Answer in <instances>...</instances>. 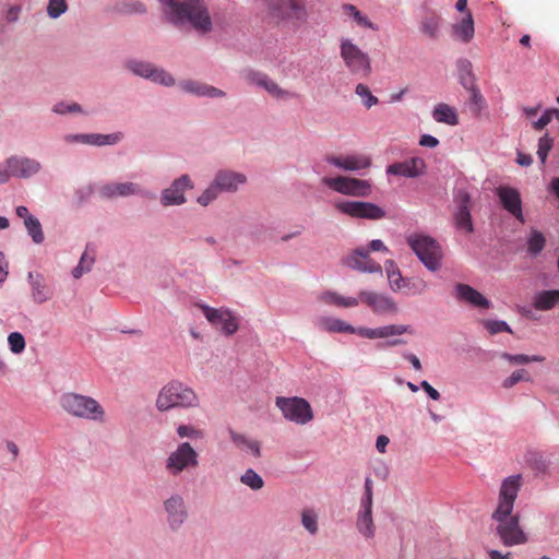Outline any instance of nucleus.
<instances>
[{
    "label": "nucleus",
    "instance_id": "9",
    "mask_svg": "<svg viewBox=\"0 0 559 559\" xmlns=\"http://www.w3.org/2000/svg\"><path fill=\"white\" fill-rule=\"evenodd\" d=\"M275 405L281 409L285 419L297 425H306L313 419V412L308 401L302 397L278 396Z\"/></svg>",
    "mask_w": 559,
    "mask_h": 559
},
{
    "label": "nucleus",
    "instance_id": "31",
    "mask_svg": "<svg viewBox=\"0 0 559 559\" xmlns=\"http://www.w3.org/2000/svg\"><path fill=\"white\" fill-rule=\"evenodd\" d=\"M453 33L454 36L463 43H469L473 39L475 28L474 20L469 11H467L466 15L459 23L453 25Z\"/></svg>",
    "mask_w": 559,
    "mask_h": 559
},
{
    "label": "nucleus",
    "instance_id": "24",
    "mask_svg": "<svg viewBox=\"0 0 559 559\" xmlns=\"http://www.w3.org/2000/svg\"><path fill=\"white\" fill-rule=\"evenodd\" d=\"M246 180L247 178L243 174L231 170H219L213 180V185L216 187L218 192H235L240 185L246 182Z\"/></svg>",
    "mask_w": 559,
    "mask_h": 559
},
{
    "label": "nucleus",
    "instance_id": "13",
    "mask_svg": "<svg viewBox=\"0 0 559 559\" xmlns=\"http://www.w3.org/2000/svg\"><path fill=\"white\" fill-rule=\"evenodd\" d=\"M335 209L354 218L381 219L385 212L378 205L361 201H342L335 203Z\"/></svg>",
    "mask_w": 559,
    "mask_h": 559
},
{
    "label": "nucleus",
    "instance_id": "4",
    "mask_svg": "<svg viewBox=\"0 0 559 559\" xmlns=\"http://www.w3.org/2000/svg\"><path fill=\"white\" fill-rule=\"evenodd\" d=\"M316 326L328 333H349L357 334L364 338L378 340V337H390L393 335L414 334L411 325L388 324L378 328L359 326L355 328L344 320L321 316L316 320Z\"/></svg>",
    "mask_w": 559,
    "mask_h": 559
},
{
    "label": "nucleus",
    "instance_id": "10",
    "mask_svg": "<svg viewBox=\"0 0 559 559\" xmlns=\"http://www.w3.org/2000/svg\"><path fill=\"white\" fill-rule=\"evenodd\" d=\"M198 466V453L189 442H182L178 448L169 454L166 460V469L173 475L177 476L185 469L194 468Z\"/></svg>",
    "mask_w": 559,
    "mask_h": 559
},
{
    "label": "nucleus",
    "instance_id": "63",
    "mask_svg": "<svg viewBox=\"0 0 559 559\" xmlns=\"http://www.w3.org/2000/svg\"><path fill=\"white\" fill-rule=\"evenodd\" d=\"M390 440L386 436H379L376 441V448L380 453L385 452V448L389 444Z\"/></svg>",
    "mask_w": 559,
    "mask_h": 559
},
{
    "label": "nucleus",
    "instance_id": "54",
    "mask_svg": "<svg viewBox=\"0 0 559 559\" xmlns=\"http://www.w3.org/2000/svg\"><path fill=\"white\" fill-rule=\"evenodd\" d=\"M267 78V74L263 73V72H260V71H254V70H248L246 73H245V80L249 83V84H252V85H258V86H262L264 80Z\"/></svg>",
    "mask_w": 559,
    "mask_h": 559
},
{
    "label": "nucleus",
    "instance_id": "56",
    "mask_svg": "<svg viewBox=\"0 0 559 559\" xmlns=\"http://www.w3.org/2000/svg\"><path fill=\"white\" fill-rule=\"evenodd\" d=\"M177 433L180 438H198L200 436V431L189 425H180L177 428Z\"/></svg>",
    "mask_w": 559,
    "mask_h": 559
},
{
    "label": "nucleus",
    "instance_id": "34",
    "mask_svg": "<svg viewBox=\"0 0 559 559\" xmlns=\"http://www.w3.org/2000/svg\"><path fill=\"white\" fill-rule=\"evenodd\" d=\"M386 277L392 290L397 292L406 287V281L403 278L399 266L393 260H388L384 264Z\"/></svg>",
    "mask_w": 559,
    "mask_h": 559
},
{
    "label": "nucleus",
    "instance_id": "8",
    "mask_svg": "<svg viewBox=\"0 0 559 559\" xmlns=\"http://www.w3.org/2000/svg\"><path fill=\"white\" fill-rule=\"evenodd\" d=\"M340 55L352 74L360 78H367L371 73L369 56L350 39H341Z\"/></svg>",
    "mask_w": 559,
    "mask_h": 559
},
{
    "label": "nucleus",
    "instance_id": "12",
    "mask_svg": "<svg viewBox=\"0 0 559 559\" xmlns=\"http://www.w3.org/2000/svg\"><path fill=\"white\" fill-rule=\"evenodd\" d=\"M359 304H364L374 314L378 316H393L399 312L396 301L389 295L378 293L374 290H360L358 294Z\"/></svg>",
    "mask_w": 559,
    "mask_h": 559
},
{
    "label": "nucleus",
    "instance_id": "32",
    "mask_svg": "<svg viewBox=\"0 0 559 559\" xmlns=\"http://www.w3.org/2000/svg\"><path fill=\"white\" fill-rule=\"evenodd\" d=\"M432 117L437 122L440 123H445L449 126L459 124V118L455 109L444 103H440L435 107Z\"/></svg>",
    "mask_w": 559,
    "mask_h": 559
},
{
    "label": "nucleus",
    "instance_id": "46",
    "mask_svg": "<svg viewBox=\"0 0 559 559\" xmlns=\"http://www.w3.org/2000/svg\"><path fill=\"white\" fill-rule=\"evenodd\" d=\"M455 210H471L473 202L472 197L467 190L459 188L455 190L453 195Z\"/></svg>",
    "mask_w": 559,
    "mask_h": 559
},
{
    "label": "nucleus",
    "instance_id": "5",
    "mask_svg": "<svg viewBox=\"0 0 559 559\" xmlns=\"http://www.w3.org/2000/svg\"><path fill=\"white\" fill-rule=\"evenodd\" d=\"M200 404L195 391L178 380H171L159 391L156 399V407L160 412L173 408H194Z\"/></svg>",
    "mask_w": 559,
    "mask_h": 559
},
{
    "label": "nucleus",
    "instance_id": "42",
    "mask_svg": "<svg viewBox=\"0 0 559 559\" xmlns=\"http://www.w3.org/2000/svg\"><path fill=\"white\" fill-rule=\"evenodd\" d=\"M24 225L35 243H41L44 241L45 237L40 222L35 216L28 217V221L25 222Z\"/></svg>",
    "mask_w": 559,
    "mask_h": 559
},
{
    "label": "nucleus",
    "instance_id": "25",
    "mask_svg": "<svg viewBox=\"0 0 559 559\" xmlns=\"http://www.w3.org/2000/svg\"><path fill=\"white\" fill-rule=\"evenodd\" d=\"M28 282L31 285V297L35 304L41 305L52 298L53 292L40 274L29 272Z\"/></svg>",
    "mask_w": 559,
    "mask_h": 559
},
{
    "label": "nucleus",
    "instance_id": "20",
    "mask_svg": "<svg viewBox=\"0 0 559 559\" xmlns=\"http://www.w3.org/2000/svg\"><path fill=\"white\" fill-rule=\"evenodd\" d=\"M98 194L103 199H116L118 197L127 198L130 195H142L145 197L147 193L134 182H109L103 185L98 189Z\"/></svg>",
    "mask_w": 559,
    "mask_h": 559
},
{
    "label": "nucleus",
    "instance_id": "47",
    "mask_svg": "<svg viewBox=\"0 0 559 559\" xmlns=\"http://www.w3.org/2000/svg\"><path fill=\"white\" fill-rule=\"evenodd\" d=\"M355 92L361 98L366 108H371L379 103L378 97L373 96L370 88L362 83L356 86Z\"/></svg>",
    "mask_w": 559,
    "mask_h": 559
},
{
    "label": "nucleus",
    "instance_id": "52",
    "mask_svg": "<svg viewBox=\"0 0 559 559\" xmlns=\"http://www.w3.org/2000/svg\"><path fill=\"white\" fill-rule=\"evenodd\" d=\"M469 91H471L469 103H471L472 110L474 112L478 114L484 106L485 99H484L481 93L479 92V90L476 88L475 86H472Z\"/></svg>",
    "mask_w": 559,
    "mask_h": 559
},
{
    "label": "nucleus",
    "instance_id": "37",
    "mask_svg": "<svg viewBox=\"0 0 559 559\" xmlns=\"http://www.w3.org/2000/svg\"><path fill=\"white\" fill-rule=\"evenodd\" d=\"M122 139V133L116 132L110 134H98V133H92L87 134V138H85V144L91 145H112L118 143Z\"/></svg>",
    "mask_w": 559,
    "mask_h": 559
},
{
    "label": "nucleus",
    "instance_id": "11",
    "mask_svg": "<svg viewBox=\"0 0 559 559\" xmlns=\"http://www.w3.org/2000/svg\"><path fill=\"white\" fill-rule=\"evenodd\" d=\"M323 183L342 194L352 197H368L371 193V185L367 180L352 177H324Z\"/></svg>",
    "mask_w": 559,
    "mask_h": 559
},
{
    "label": "nucleus",
    "instance_id": "36",
    "mask_svg": "<svg viewBox=\"0 0 559 559\" xmlns=\"http://www.w3.org/2000/svg\"><path fill=\"white\" fill-rule=\"evenodd\" d=\"M441 17L435 12L427 14L420 22L421 32L430 38H437Z\"/></svg>",
    "mask_w": 559,
    "mask_h": 559
},
{
    "label": "nucleus",
    "instance_id": "18",
    "mask_svg": "<svg viewBox=\"0 0 559 559\" xmlns=\"http://www.w3.org/2000/svg\"><path fill=\"white\" fill-rule=\"evenodd\" d=\"M344 264L359 272L382 274L381 265L369 257L366 248L354 250L344 259Z\"/></svg>",
    "mask_w": 559,
    "mask_h": 559
},
{
    "label": "nucleus",
    "instance_id": "39",
    "mask_svg": "<svg viewBox=\"0 0 559 559\" xmlns=\"http://www.w3.org/2000/svg\"><path fill=\"white\" fill-rule=\"evenodd\" d=\"M116 10L124 14H142L146 12L145 5L136 0H122L117 3Z\"/></svg>",
    "mask_w": 559,
    "mask_h": 559
},
{
    "label": "nucleus",
    "instance_id": "61",
    "mask_svg": "<svg viewBox=\"0 0 559 559\" xmlns=\"http://www.w3.org/2000/svg\"><path fill=\"white\" fill-rule=\"evenodd\" d=\"M397 335H393V336H390V337H381L382 340H385V343L384 345L386 347H395V346H401V345H405L407 342L402 340V338H399L396 337Z\"/></svg>",
    "mask_w": 559,
    "mask_h": 559
},
{
    "label": "nucleus",
    "instance_id": "38",
    "mask_svg": "<svg viewBox=\"0 0 559 559\" xmlns=\"http://www.w3.org/2000/svg\"><path fill=\"white\" fill-rule=\"evenodd\" d=\"M456 228L465 230L467 234L474 231L471 210H455L453 214Z\"/></svg>",
    "mask_w": 559,
    "mask_h": 559
},
{
    "label": "nucleus",
    "instance_id": "30",
    "mask_svg": "<svg viewBox=\"0 0 559 559\" xmlns=\"http://www.w3.org/2000/svg\"><path fill=\"white\" fill-rule=\"evenodd\" d=\"M559 305V289L542 290L535 294L533 306L536 310L547 311Z\"/></svg>",
    "mask_w": 559,
    "mask_h": 559
},
{
    "label": "nucleus",
    "instance_id": "19",
    "mask_svg": "<svg viewBox=\"0 0 559 559\" xmlns=\"http://www.w3.org/2000/svg\"><path fill=\"white\" fill-rule=\"evenodd\" d=\"M193 185L188 175L176 179L171 186L162 192L160 202L164 206L180 205L186 202L185 191L192 189Z\"/></svg>",
    "mask_w": 559,
    "mask_h": 559
},
{
    "label": "nucleus",
    "instance_id": "41",
    "mask_svg": "<svg viewBox=\"0 0 559 559\" xmlns=\"http://www.w3.org/2000/svg\"><path fill=\"white\" fill-rule=\"evenodd\" d=\"M261 87L264 88L270 95H272L273 97L278 98V99H285V98H289L293 96L288 91L282 88L269 75L264 80Z\"/></svg>",
    "mask_w": 559,
    "mask_h": 559
},
{
    "label": "nucleus",
    "instance_id": "55",
    "mask_svg": "<svg viewBox=\"0 0 559 559\" xmlns=\"http://www.w3.org/2000/svg\"><path fill=\"white\" fill-rule=\"evenodd\" d=\"M218 190L216 187L212 183L199 198L198 202L205 206L209 203H211L213 200H215L218 195Z\"/></svg>",
    "mask_w": 559,
    "mask_h": 559
},
{
    "label": "nucleus",
    "instance_id": "35",
    "mask_svg": "<svg viewBox=\"0 0 559 559\" xmlns=\"http://www.w3.org/2000/svg\"><path fill=\"white\" fill-rule=\"evenodd\" d=\"M357 530L366 538H372L376 533V526L372 519V512L359 511L357 515Z\"/></svg>",
    "mask_w": 559,
    "mask_h": 559
},
{
    "label": "nucleus",
    "instance_id": "45",
    "mask_svg": "<svg viewBox=\"0 0 559 559\" xmlns=\"http://www.w3.org/2000/svg\"><path fill=\"white\" fill-rule=\"evenodd\" d=\"M501 357L503 359L508 360L509 362L515 364V365H524V364H528V362H543L545 360V357L539 356V355L528 356V355H524V354L512 355L509 353H503L501 355Z\"/></svg>",
    "mask_w": 559,
    "mask_h": 559
},
{
    "label": "nucleus",
    "instance_id": "21",
    "mask_svg": "<svg viewBox=\"0 0 559 559\" xmlns=\"http://www.w3.org/2000/svg\"><path fill=\"white\" fill-rule=\"evenodd\" d=\"M425 169V160L420 157H413L404 162L389 165L386 168V174L406 178H415L423 175Z\"/></svg>",
    "mask_w": 559,
    "mask_h": 559
},
{
    "label": "nucleus",
    "instance_id": "14",
    "mask_svg": "<svg viewBox=\"0 0 559 559\" xmlns=\"http://www.w3.org/2000/svg\"><path fill=\"white\" fill-rule=\"evenodd\" d=\"M127 68L134 74L150 79L155 83H159L165 86H171L175 84V79L166 72L164 69L156 68L150 62L130 60L127 63Z\"/></svg>",
    "mask_w": 559,
    "mask_h": 559
},
{
    "label": "nucleus",
    "instance_id": "58",
    "mask_svg": "<svg viewBox=\"0 0 559 559\" xmlns=\"http://www.w3.org/2000/svg\"><path fill=\"white\" fill-rule=\"evenodd\" d=\"M87 261V249L85 250V252L82 254L81 257V260L79 262V265L72 271V275L73 277L75 278H80L83 273H85L86 271L84 270V262Z\"/></svg>",
    "mask_w": 559,
    "mask_h": 559
},
{
    "label": "nucleus",
    "instance_id": "59",
    "mask_svg": "<svg viewBox=\"0 0 559 559\" xmlns=\"http://www.w3.org/2000/svg\"><path fill=\"white\" fill-rule=\"evenodd\" d=\"M419 144L427 147H436L439 144V140L432 135L425 134L420 138Z\"/></svg>",
    "mask_w": 559,
    "mask_h": 559
},
{
    "label": "nucleus",
    "instance_id": "26",
    "mask_svg": "<svg viewBox=\"0 0 559 559\" xmlns=\"http://www.w3.org/2000/svg\"><path fill=\"white\" fill-rule=\"evenodd\" d=\"M455 297L477 308L488 309L490 307V301L467 284H457L455 286Z\"/></svg>",
    "mask_w": 559,
    "mask_h": 559
},
{
    "label": "nucleus",
    "instance_id": "27",
    "mask_svg": "<svg viewBox=\"0 0 559 559\" xmlns=\"http://www.w3.org/2000/svg\"><path fill=\"white\" fill-rule=\"evenodd\" d=\"M180 87L182 88V91L194 94L197 96L217 98L225 97L226 95L224 91L217 87L191 80L182 81L180 83Z\"/></svg>",
    "mask_w": 559,
    "mask_h": 559
},
{
    "label": "nucleus",
    "instance_id": "64",
    "mask_svg": "<svg viewBox=\"0 0 559 559\" xmlns=\"http://www.w3.org/2000/svg\"><path fill=\"white\" fill-rule=\"evenodd\" d=\"M371 251H385L388 252V247L379 239H374L369 243V249Z\"/></svg>",
    "mask_w": 559,
    "mask_h": 559
},
{
    "label": "nucleus",
    "instance_id": "15",
    "mask_svg": "<svg viewBox=\"0 0 559 559\" xmlns=\"http://www.w3.org/2000/svg\"><path fill=\"white\" fill-rule=\"evenodd\" d=\"M204 317L213 325L221 326L226 335H233L238 330V322L228 309H216L206 305L200 306Z\"/></svg>",
    "mask_w": 559,
    "mask_h": 559
},
{
    "label": "nucleus",
    "instance_id": "48",
    "mask_svg": "<svg viewBox=\"0 0 559 559\" xmlns=\"http://www.w3.org/2000/svg\"><path fill=\"white\" fill-rule=\"evenodd\" d=\"M552 143H554V141L548 134H545L544 136H542L539 139L537 155H538L542 164L546 163L548 153L550 152V150L552 147Z\"/></svg>",
    "mask_w": 559,
    "mask_h": 559
},
{
    "label": "nucleus",
    "instance_id": "29",
    "mask_svg": "<svg viewBox=\"0 0 559 559\" xmlns=\"http://www.w3.org/2000/svg\"><path fill=\"white\" fill-rule=\"evenodd\" d=\"M318 299L323 304L338 308H355L359 305V299L357 297H345L332 290L323 292Z\"/></svg>",
    "mask_w": 559,
    "mask_h": 559
},
{
    "label": "nucleus",
    "instance_id": "17",
    "mask_svg": "<svg viewBox=\"0 0 559 559\" xmlns=\"http://www.w3.org/2000/svg\"><path fill=\"white\" fill-rule=\"evenodd\" d=\"M167 513V523L173 531H177L188 519L186 502L180 495H173L164 501Z\"/></svg>",
    "mask_w": 559,
    "mask_h": 559
},
{
    "label": "nucleus",
    "instance_id": "16",
    "mask_svg": "<svg viewBox=\"0 0 559 559\" xmlns=\"http://www.w3.org/2000/svg\"><path fill=\"white\" fill-rule=\"evenodd\" d=\"M496 193L501 206L520 223H524L522 198L519 190L509 186H500L496 189Z\"/></svg>",
    "mask_w": 559,
    "mask_h": 559
},
{
    "label": "nucleus",
    "instance_id": "43",
    "mask_svg": "<svg viewBox=\"0 0 559 559\" xmlns=\"http://www.w3.org/2000/svg\"><path fill=\"white\" fill-rule=\"evenodd\" d=\"M240 481L252 490H260L264 486L262 477L252 468H248L241 475Z\"/></svg>",
    "mask_w": 559,
    "mask_h": 559
},
{
    "label": "nucleus",
    "instance_id": "3",
    "mask_svg": "<svg viewBox=\"0 0 559 559\" xmlns=\"http://www.w3.org/2000/svg\"><path fill=\"white\" fill-rule=\"evenodd\" d=\"M164 13L175 24L189 23L197 32L205 34L212 29V20L202 0H160Z\"/></svg>",
    "mask_w": 559,
    "mask_h": 559
},
{
    "label": "nucleus",
    "instance_id": "6",
    "mask_svg": "<svg viewBox=\"0 0 559 559\" xmlns=\"http://www.w3.org/2000/svg\"><path fill=\"white\" fill-rule=\"evenodd\" d=\"M60 405L69 415L97 423L105 421L104 407L93 397L79 393H64L60 397Z\"/></svg>",
    "mask_w": 559,
    "mask_h": 559
},
{
    "label": "nucleus",
    "instance_id": "1",
    "mask_svg": "<svg viewBox=\"0 0 559 559\" xmlns=\"http://www.w3.org/2000/svg\"><path fill=\"white\" fill-rule=\"evenodd\" d=\"M522 485L523 478L520 474L503 479L499 490L498 504L491 515L492 520L497 522V535L507 547L523 545L527 542V535L520 525L519 515L513 514L514 502Z\"/></svg>",
    "mask_w": 559,
    "mask_h": 559
},
{
    "label": "nucleus",
    "instance_id": "23",
    "mask_svg": "<svg viewBox=\"0 0 559 559\" xmlns=\"http://www.w3.org/2000/svg\"><path fill=\"white\" fill-rule=\"evenodd\" d=\"M326 162L349 171L369 168L371 165V159L367 155L328 156Z\"/></svg>",
    "mask_w": 559,
    "mask_h": 559
},
{
    "label": "nucleus",
    "instance_id": "51",
    "mask_svg": "<svg viewBox=\"0 0 559 559\" xmlns=\"http://www.w3.org/2000/svg\"><path fill=\"white\" fill-rule=\"evenodd\" d=\"M522 380H524V381L530 380L528 373L524 369H520V370L512 372V374L510 377H508L507 379L503 380L502 386L504 389H510Z\"/></svg>",
    "mask_w": 559,
    "mask_h": 559
},
{
    "label": "nucleus",
    "instance_id": "28",
    "mask_svg": "<svg viewBox=\"0 0 559 559\" xmlns=\"http://www.w3.org/2000/svg\"><path fill=\"white\" fill-rule=\"evenodd\" d=\"M229 438L239 450L247 451L257 459L261 456L260 441L250 439L246 435L239 433L233 429H229Z\"/></svg>",
    "mask_w": 559,
    "mask_h": 559
},
{
    "label": "nucleus",
    "instance_id": "7",
    "mask_svg": "<svg viewBox=\"0 0 559 559\" xmlns=\"http://www.w3.org/2000/svg\"><path fill=\"white\" fill-rule=\"evenodd\" d=\"M407 243L428 270L437 271L440 267L442 251L433 238L414 235L407 238Z\"/></svg>",
    "mask_w": 559,
    "mask_h": 559
},
{
    "label": "nucleus",
    "instance_id": "60",
    "mask_svg": "<svg viewBox=\"0 0 559 559\" xmlns=\"http://www.w3.org/2000/svg\"><path fill=\"white\" fill-rule=\"evenodd\" d=\"M403 357H404V359L408 360L412 364V366L415 370H417V371L423 370L421 362L416 355L411 354V353H404Z\"/></svg>",
    "mask_w": 559,
    "mask_h": 559
},
{
    "label": "nucleus",
    "instance_id": "33",
    "mask_svg": "<svg viewBox=\"0 0 559 559\" xmlns=\"http://www.w3.org/2000/svg\"><path fill=\"white\" fill-rule=\"evenodd\" d=\"M343 13L350 17L358 26L378 31V26L372 23L367 15L357 9L354 4L345 3L342 5Z\"/></svg>",
    "mask_w": 559,
    "mask_h": 559
},
{
    "label": "nucleus",
    "instance_id": "49",
    "mask_svg": "<svg viewBox=\"0 0 559 559\" xmlns=\"http://www.w3.org/2000/svg\"><path fill=\"white\" fill-rule=\"evenodd\" d=\"M8 343L10 345V349L14 354H20L25 348V340L24 336L19 332H12L8 337Z\"/></svg>",
    "mask_w": 559,
    "mask_h": 559
},
{
    "label": "nucleus",
    "instance_id": "50",
    "mask_svg": "<svg viewBox=\"0 0 559 559\" xmlns=\"http://www.w3.org/2000/svg\"><path fill=\"white\" fill-rule=\"evenodd\" d=\"M66 0H50L47 7V13L50 17L57 19L67 11Z\"/></svg>",
    "mask_w": 559,
    "mask_h": 559
},
{
    "label": "nucleus",
    "instance_id": "22",
    "mask_svg": "<svg viewBox=\"0 0 559 559\" xmlns=\"http://www.w3.org/2000/svg\"><path fill=\"white\" fill-rule=\"evenodd\" d=\"M7 166L11 169L13 177L28 178L36 175L41 165L38 160L29 157L11 156L7 159Z\"/></svg>",
    "mask_w": 559,
    "mask_h": 559
},
{
    "label": "nucleus",
    "instance_id": "2",
    "mask_svg": "<svg viewBox=\"0 0 559 559\" xmlns=\"http://www.w3.org/2000/svg\"><path fill=\"white\" fill-rule=\"evenodd\" d=\"M261 12L276 26L300 28L310 17L308 0H262Z\"/></svg>",
    "mask_w": 559,
    "mask_h": 559
},
{
    "label": "nucleus",
    "instance_id": "40",
    "mask_svg": "<svg viewBox=\"0 0 559 559\" xmlns=\"http://www.w3.org/2000/svg\"><path fill=\"white\" fill-rule=\"evenodd\" d=\"M301 524L305 530L311 534L316 535L319 531L318 525V514L312 509H305L301 512Z\"/></svg>",
    "mask_w": 559,
    "mask_h": 559
},
{
    "label": "nucleus",
    "instance_id": "53",
    "mask_svg": "<svg viewBox=\"0 0 559 559\" xmlns=\"http://www.w3.org/2000/svg\"><path fill=\"white\" fill-rule=\"evenodd\" d=\"M484 324L491 334H497L500 332L512 333L511 328L504 321L487 320L484 322Z\"/></svg>",
    "mask_w": 559,
    "mask_h": 559
},
{
    "label": "nucleus",
    "instance_id": "57",
    "mask_svg": "<svg viewBox=\"0 0 559 559\" xmlns=\"http://www.w3.org/2000/svg\"><path fill=\"white\" fill-rule=\"evenodd\" d=\"M420 388L435 401L440 400V393L426 380L420 382Z\"/></svg>",
    "mask_w": 559,
    "mask_h": 559
},
{
    "label": "nucleus",
    "instance_id": "62",
    "mask_svg": "<svg viewBox=\"0 0 559 559\" xmlns=\"http://www.w3.org/2000/svg\"><path fill=\"white\" fill-rule=\"evenodd\" d=\"M19 14H20V7L14 5V7H11L7 11L5 19L8 22L12 23L19 19Z\"/></svg>",
    "mask_w": 559,
    "mask_h": 559
},
{
    "label": "nucleus",
    "instance_id": "44",
    "mask_svg": "<svg viewBox=\"0 0 559 559\" xmlns=\"http://www.w3.org/2000/svg\"><path fill=\"white\" fill-rule=\"evenodd\" d=\"M545 243L544 235L540 231L533 230L527 241V251L533 255H537L543 251Z\"/></svg>",
    "mask_w": 559,
    "mask_h": 559
}]
</instances>
